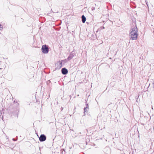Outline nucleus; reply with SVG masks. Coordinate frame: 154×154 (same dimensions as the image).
I'll list each match as a JSON object with an SVG mask.
<instances>
[{"label":"nucleus","instance_id":"obj_8","mask_svg":"<svg viewBox=\"0 0 154 154\" xmlns=\"http://www.w3.org/2000/svg\"><path fill=\"white\" fill-rule=\"evenodd\" d=\"M3 29V26H2L0 23V30H2Z\"/></svg>","mask_w":154,"mask_h":154},{"label":"nucleus","instance_id":"obj_2","mask_svg":"<svg viewBox=\"0 0 154 154\" xmlns=\"http://www.w3.org/2000/svg\"><path fill=\"white\" fill-rule=\"evenodd\" d=\"M43 54H47L49 51L48 46L46 45H45L42 46L41 48Z\"/></svg>","mask_w":154,"mask_h":154},{"label":"nucleus","instance_id":"obj_14","mask_svg":"<svg viewBox=\"0 0 154 154\" xmlns=\"http://www.w3.org/2000/svg\"><path fill=\"white\" fill-rule=\"evenodd\" d=\"M12 140H13L14 141H16V140H15L14 138H13L12 139Z\"/></svg>","mask_w":154,"mask_h":154},{"label":"nucleus","instance_id":"obj_15","mask_svg":"<svg viewBox=\"0 0 154 154\" xmlns=\"http://www.w3.org/2000/svg\"><path fill=\"white\" fill-rule=\"evenodd\" d=\"M63 109V108L62 107L61 108V110H62Z\"/></svg>","mask_w":154,"mask_h":154},{"label":"nucleus","instance_id":"obj_10","mask_svg":"<svg viewBox=\"0 0 154 154\" xmlns=\"http://www.w3.org/2000/svg\"><path fill=\"white\" fill-rule=\"evenodd\" d=\"M84 113H85L86 112H87V110L86 109V108H84Z\"/></svg>","mask_w":154,"mask_h":154},{"label":"nucleus","instance_id":"obj_18","mask_svg":"<svg viewBox=\"0 0 154 154\" xmlns=\"http://www.w3.org/2000/svg\"><path fill=\"white\" fill-rule=\"evenodd\" d=\"M87 11H88V12H89V10H88Z\"/></svg>","mask_w":154,"mask_h":154},{"label":"nucleus","instance_id":"obj_9","mask_svg":"<svg viewBox=\"0 0 154 154\" xmlns=\"http://www.w3.org/2000/svg\"><path fill=\"white\" fill-rule=\"evenodd\" d=\"M86 104V107H85V108H86L87 109H88V103H86L85 104Z\"/></svg>","mask_w":154,"mask_h":154},{"label":"nucleus","instance_id":"obj_13","mask_svg":"<svg viewBox=\"0 0 154 154\" xmlns=\"http://www.w3.org/2000/svg\"><path fill=\"white\" fill-rule=\"evenodd\" d=\"M20 21L21 22H23V20L22 18H21L20 20Z\"/></svg>","mask_w":154,"mask_h":154},{"label":"nucleus","instance_id":"obj_1","mask_svg":"<svg viewBox=\"0 0 154 154\" xmlns=\"http://www.w3.org/2000/svg\"><path fill=\"white\" fill-rule=\"evenodd\" d=\"M137 32L138 29L136 26L132 28L130 31L131 39L132 40H136L138 35Z\"/></svg>","mask_w":154,"mask_h":154},{"label":"nucleus","instance_id":"obj_17","mask_svg":"<svg viewBox=\"0 0 154 154\" xmlns=\"http://www.w3.org/2000/svg\"><path fill=\"white\" fill-rule=\"evenodd\" d=\"M104 28H105L104 27V26H103V29H104Z\"/></svg>","mask_w":154,"mask_h":154},{"label":"nucleus","instance_id":"obj_20","mask_svg":"<svg viewBox=\"0 0 154 154\" xmlns=\"http://www.w3.org/2000/svg\"><path fill=\"white\" fill-rule=\"evenodd\" d=\"M83 154H84V153H83Z\"/></svg>","mask_w":154,"mask_h":154},{"label":"nucleus","instance_id":"obj_5","mask_svg":"<svg viewBox=\"0 0 154 154\" xmlns=\"http://www.w3.org/2000/svg\"><path fill=\"white\" fill-rule=\"evenodd\" d=\"M62 62L58 61L55 64L56 69H60L62 66Z\"/></svg>","mask_w":154,"mask_h":154},{"label":"nucleus","instance_id":"obj_12","mask_svg":"<svg viewBox=\"0 0 154 154\" xmlns=\"http://www.w3.org/2000/svg\"><path fill=\"white\" fill-rule=\"evenodd\" d=\"M108 149L109 150H110V149L108 147H106L104 149V151H105L107 149Z\"/></svg>","mask_w":154,"mask_h":154},{"label":"nucleus","instance_id":"obj_3","mask_svg":"<svg viewBox=\"0 0 154 154\" xmlns=\"http://www.w3.org/2000/svg\"><path fill=\"white\" fill-rule=\"evenodd\" d=\"M75 56V53L74 50H73L72 51L69 55L68 57L67 58V59L68 60H70L71 59H72L73 57Z\"/></svg>","mask_w":154,"mask_h":154},{"label":"nucleus","instance_id":"obj_6","mask_svg":"<svg viewBox=\"0 0 154 154\" xmlns=\"http://www.w3.org/2000/svg\"><path fill=\"white\" fill-rule=\"evenodd\" d=\"M61 71L62 73L64 75L67 74L68 72V70L65 67L62 68L61 69Z\"/></svg>","mask_w":154,"mask_h":154},{"label":"nucleus","instance_id":"obj_7","mask_svg":"<svg viewBox=\"0 0 154 154\" xmlns=\"http://www.w3.org/2000/svg\"><path fill=\"white\" fill-rule=\"evenodd\" d=\"M81 17H82V22L83 23H85L86 21V17H85V16L84 15H83Z\"/></svg>","mask_w":154,"mask_h":154},{"label":"nucleus","instance_id":"obj_11","mask_svg":"<svg viewBox=\"0 0 154 154\" xmlns=\"http://www.w3.org/2000/svg\"><path fill=\"white\" fill-rule=\"evenodd\" d=\"M54 11H53V10H51V11H52V12L54 13H54H57L58 12V11H57V10H54Z\"/></svg>","mask_w":154,"mask_h":154},{"label":"nucleus","instance_id":"obj_19","mask_svg":"<svg viewBox=\"0 0 154 154\" xmlns=\"http://www.w3.org/2000/svg\"><path fill=\"white\" fill-rule=\"evenodd\" d=\"M148 11L149 12L150 10H148Z\"/></svg>","mask_w":154,"mask_h":154},{"label":"nucleus","instance_id":"obj_4","mask_svg":"<svg viewBox=\"0 0 154 154\" xmlns=\"http://www.w3.org/2000/svg\"><path fill=\"white\" fill-rule=\"evenodd\" d=\"M39 139L40 142H44L46 140V137L44 134H41L39 137Z\"/></svg>","mask_w":154,"mask_h":154},{"label":"nucleus","instance_id":"obj_16","mask_svg":"<svg viewBox=\"0 0 154 154\" xmlns=\"http://www.w3.org/2000/svg\"><path fill=\"white\" fill-rule=\"evenodd\" d=\"M2 112H1H1H1V114H2Z\"/></svg>","mask_w":154,"mask_h":154}]
</instances>
